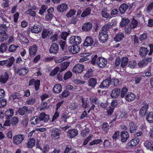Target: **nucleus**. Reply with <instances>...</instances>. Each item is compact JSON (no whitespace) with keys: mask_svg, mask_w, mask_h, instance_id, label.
I'll list each match as a JSON object with an SVG mask.
<instances>
[{"mask_svg":"<svg viewBox=\"0 0 153 153\" xmlns=\"http://www.w3.org/2000/svg\"><path fill=\"white\" fill-rule=\"evenodd\" d=\"M147 64V61L145 60V59H144L140 61L138 63V65L139 67L142 68L145 66Z\"/></svg>","mask_w":153,"mask_h":153,"instance_id":"obj_48","label":"nucleus"},{"mask_svg":"<svg viewBox=\"0 0 153 153\" xmlns=\"http://www.w3.org/2000/svg\"><path fill=\"white\" fill-rule=\"evenodd\" d=\"M94 42L93 39L90 36L87 37L83 45L84 46L86 47L91 46Z\"/></svg>","mask_w":153,"mask_h":153,"instance_id":"obj_17","label":"nucleus"},{"mask_svg":"<svg viewBox=\"0 0 153 153\" xmlns=\"http://www.w3.org/2000/svg\"><path fill=\"white\" fill-rule=\"evenodd\" d=\"M128 7V6L126 4H123L121 5L119 8V10L121 14L125 13Z\"/></svg>","mask_w":153,"mask_h":153,"instance_id":"obj_27","label":"nucleus"},{"mask_svg":"<svg viewBox=\"0 0 153 153\" xmlns=\"http://www.w3.org/2000/svg\"><path fill=\"white\" fill-rule=\"evenodd\" d=\"M39 116H35L31 118L30 122L32 124L35 125L40 122Z\"/></svg>","mask_w":153,"mask_h":153,"instance_id":"obj_41","label":"nucleus"},{"mask_svg":"<svg viewBox=\"0 0 153 153\" xmlns=\"http://www.w3.org/2000/svg\"><path fill=\"white\" fill-rule=\"evenodd\" d=\"M110 80V83L114 86H117L119 82V80L117 78H112Z\"/></svg>","mask_w":153,"mask_h":153,"instance_id":"obj_49","label":"nucleus"},{"mask_svg":"<svg viewBox=\"0 0 153 153\" xmlns=\"http://www.w3.org/2000/svg\"><path fill=\"white\" fill-rule=\"evenodd\" d=\"M120 93V89L118 88H116L112 91L111 94V97L112 98H117L118 97Z\"/></svg>","mask_w":153,"mask_h":153,"instance_id":"obj_16","label":"nucleus"},{"mask_svg":"<svg viewBox=\"0 0 153 153\" xmlns=\"http://www.w3.org/2000/svg\"><path fill=\"white\" fill-rule=\"evenodd\" d=\"M59 70V67L57 66L56 67L50 74V76H54L56 75Z\"/></svg>","mask_w":153,"mask_h":153,"instance_id":"obj_51","label":"nucleus"},{"mask_svg":"<svg viewBox=\"0 0 153 153\" xmlns=\"http://www.w3.org/2000/svg\"><path fill=\"white\" fill-rule=\"evenodd\" d=\"M128 61V59L126 57H124L122 58L121 61V67L122 68H124L127 65Z\"/></svg>","mask_w":153,"mask_h":153,"instance_id":"obj_35","label":"nucleus"},{"mask_svg":"<svg viewBox=\"0 0 153 153\" xmlns=\"http://www.w3.org/2000/svg\"><path fill=\"white\" fill-rule=\"evenodd\" d=\"M14 70L15 72L17 74L22 76L26 75L28 72V69L26 68H15Z\"/></svg>","mask_w":153,"mask_h":153,"instance_id":"obj_6","label":"nucleus"},{"mask_svg":"<svg viewBox=\"0 0 153 153\" xmlns=\"http://www.w3.org/2000/svg\"><path fill=\"white\" fill-rule=\"evenodd\" d=\"M93 71L91 68L88 69L86 73L85 74L83 77L85 79H88L91 77L93 76Z\"/></svg>","mask_w":153,"mask_h":153,"instance_id":"obj_31","label":"nucleus"},{"mask_svg":"<svg viewBox=\"0 0 153 153\" xmlns=\"http://www.w3.org/2000/svg\"><path fill=\"white\" fill-rule=\"evenodd\" d=\"M149 51V50L144 47H141L139 50L140 55L142 57H145Z\"/></svg>","mask_w":153,"mask_h":153,"instance_id":"obj_25","label":"nucleus"},{"mask_svg":"<svg viewBox=\"0 0 153 153\" xmlns=\"http://www.w3.org/2000/svg\"><path fill=\"white\" fill-rule=\"evenodd\" d=\"M37 48L36 45L30 47L29 49V52L30 55H35L36 53Z\"/></svg>","mask_w":153,"mask_h":153,"instance_id":"obj_33","label":"nucleus"},{"mask_svg":"<svg viewBox=\"0 0 153 153\" xmlns=\"http://www.w3.org/2000/svg\"><path fill=\"white\" fill-rule=\"evenodd\" d=\"M142 105L143 106L140 108L139 111L140 115L141 116H144L146 114L148 107V105L146 103L145 101L143 102Z\"/></svg>","mask_w":153,"mask_h":153,"instance_id":"obj_9","label":"nucleus"},{"mask_svg":"<svg viewBox=\"0 0 153 153\" xmlns=\"http://www.w3.org/2000/svg\"><path fill=\"white\" fill-rule=\"evenodd\" d=\"M92 26V24L89 22H88L83 25L82 27V29L84 31H88L91 29Z\"/></svg>","mask_w":153,"mask_h":153,"instance_id":"obj_29","label":"nucleus"},{"mask_svg":"<svg viewBox=\"0 0 153 153\" xmlns=\"http://www.w3.org/2000/svg\"><path fill=\"white\" fill-rule=\"evenodd\" d=\"M42 27L39 25H34L31 27V32L33 33H38L42 30Z\"/></svg>","mask_w":153,"mask_h":153,"instance_id":"obj_21","label":"nucleus"},{"mask_svg":"<svg viewBox=\"0 0 153 153\" xmlns=\"http://www.w3.org/2000/svg\"><path fill=\"white\" fill-rule=\"evenodd\" d=\"M72 73L69 71H68L63 76V79L65 80H67L68 79L70 78L72 76Z\"/></svg>","mask_w":153,"mask_h":153,"instance_id":"obj_45","label":"nucleus"},{"mask_svg":"<svg viewBox=\"0 0 153 153\" xmlns=\"http://www.w3.org/2000/svg\"><path fill=\"white\" fill-rule=\"evenodd\" d=\"M146 119L149 122H153V112H150L148 113L146 116Z\"/></svg>","mask_w":153,"mask_h":153,"instance_id":"obj_37","label":"nucleus"},{"mask_svg":"<svg viewBox=\"0 0 153 153\" xmlns=\"http://www.w3.org/2000/svg\"><path fill=\"white\" fill-rule=\"evenodd\" d=\"M77 134V130L74 129L70 130L68 131V136L70 138H72L76 136Z\"/></svg>","mask_w":153,"mask_h":153,"instance_id":"obj_30","label":"nucleus"},{"mask_svg":"<svg viewBox=\"0 0 153 153\" xmlns=\"http://www.w3.org/2000/svg\"><path fill=\"white\" fill-rule=\"evenodd\" d=\"M97 79L94 78H92L89 79L88 85L94 88L97 84Z\"/></svg>","mask_w":153,"mask_h":153,"instance_id":"obj_26","label":"nucleus"},{"mask_svg":"<svg viewBox=\"0 0 153 153\" xmlns=\"http://www.w3.org/2000/svg\"><path fill=\"white\" fill-rule=\"evenodd\" d=\"M52 33L51 30L47 29H44L42 33V37L43 39L46 38L51 35Z\"/></svg>","mask_w":153,"mask_h":153,"instance_id":"obj_22","label":"nucleus"},{"mask_svg":"<svg viewBox=\"0 0 153 153\" xmlns=\"http://www.w3.org/2000/svg\"><path fill=\"white\" fill-rule=\"evenodd\" d=\"M6 118L7 120L10 119L14 114V111L12 108H9L5 113Z\"/></svg>","mask_w":153,"mask_h":153,"instance_id":"obj_24","label":"nucleus"},{"mask_svg":"<svg viewBox=\"0 0 153 153\" xmlns=\"http://www.w3.org/2000/svg\"><path fill=\"white\" fill-rule=\"evenodd\" d=\"M144 145L148 149L153 151V143L152 142L146 141L144 142Z\"/></svg>","mask_w":153,"mask_h":153,"instance_id":"obj_34","label":"nucleus"},{"mask_svg":"<svg viewBox=\"0 0 153 153\" xmlns=\"http://www.w3.org/2000/svg\"><path fill=\"white\" fill-rule=\"evenodd\" d=\"M24 138V135L22 134L15 135L13 137V143L15 144L19 145L22 142Z\"/></svg>","mask_w":153,"mask_h":153,"instance_id":"obj_1","label":"nucleus"},{"mask_svg":"<svg viewBox=\"0 0 153 153\" xmlns=\"http://www.w3.org/2000/svg\"><path fill=\"white\" fill-rule=\"evenodd\" d=\"M8 26L5 24L0 25V34L4 33V31Z\"/></svg>","mask_w":153,"mask_h":153,"instance_id":"obj_52","label":"nucleus"},{"mask_svg":"<svg viewBox=\"0 0 153 153\" xmlns=\"http://www.w3.org/2000/svg\"><path fill=\"white\" fill-rule=\"evenodd\" d=\"M135 97L136 96L133 93L128 92L126 93L125 98L126 101L131 102L133 100Z\"/></svg>","mask_w":153,"mask_h":153,"instance_id":"obj_15","label":"nucleus"},{"mask_svg":"<svg viewBox=\"0 0 153 153\" xmlns=\"http://www.w3.org/2000/svg\"><path fill=\"white\" fill-rule=\"evenodd\" d=\"M39 119L40 121H43L45 122H48L49 120V116L48 114H46L44 112L41 113L39 115Z\"/></svg>","mask_w":153,"mask_h":153,"instance_id":"obj_14","label":"nucleus"},{"mask_svg":"<svg viewBox=\"0 0 153 153\" xmlns=\"http://www.w3.org/2000/svg\"><path fill=\"white\" fill-rule=\"evenodd\" d=\"M19 39L21 42L27 43L29 42V40L22 34H20L19 35Z\"/></svg>","mask_w":153,"mask_h":153,"instance_id":"obj_44","label":"nucleus"},{"mask_svg":"<svg viewBox=\"0 0 153 153\" xmlns=\"http://www.w3.org/2000/svg\"><path fill=\"white\" fill-rule=\"evenodd\" d=\"M11 123V124L13 125H14L17 124L19 121L18 120V118L16 117H13L11 120H10Z\"/></svg>","mask_w":153,"mask_h":153,"instance_id":"obj_59","label":"nucleus"},{"mask_svg":"<svg viewBox=\"0 0 153 153\" xmlns=\"http://www.w3.org/2000/svg\"><path fill=\"white\" fill-rule=\"evenodd\" d=\"M18 111L20 115H23L25 114L26 112H27L28 114H30L32 112V110L28 109L27 107L24 106L21 108H19Z\"/></svg>","mask_w":153,"mask_h":153,"instance_id":"obj_10","label":"nucleus"},{"mask_svg":"<svg viewBox=\"0 0 153 153\" xmlns=\"http://www.w3.org/2000/svg\"><path fill=\"white\" fill-rule=\"evenodd\" d=\"M68 9V5L65 3H62L58 6L57 9L58 12L62 13Z\"/></svg>","mask_w":153,"mask_h":153,"instance_id":"obj_19","label":"nucleus"},{"mask_svg":"<svg viewBox=\"0 0 153 153\" xmlns=\"http://www.w3.org/2000/svg\"><path fill=\"white\" fill-rule=\"evenodd\" d=\"M7 49V46L4 44H2L0 46V51L1 52H4Z\"/></svg>","mask_w":153,"mask_h":153,"instance_id":"obj_58","label":"nucleus"},{"mask_svg":"<svg viewBox=\"0 0 153 153\" xmlns=\"http://www.w3.org/2000/svg\"><path fill=\"white\" fill-rule=\"evenodd\" d=\"M80 50V48L77 45H73L68 47L69 52L73 54L77 53Z\"/></svg>","mask_w":153,"mask_h":153,"instance_id":"obj_8","label":"nucleus"},{"mask_svg":"<svg viewBox=\"0 0 153 153\" xmlns=\"http://www.w3.org/2000/svg\"><path fill=\"white\" fill-rule=\"evenodd\" d=\"M76 42V45H78L79 44L81 41V39L79 36H74Z\"/></svg>","mask_w":153,"mask_h":153,"instance_id":"obj_64","label":"nucleus"},{"mask_svg":"<svg viewBox=\"0 0 153 153\" xmlns=\"http://www.w3.org/2000/svg\"><path fill=\"white\" fill-rule=\"evenodd\" d=\"M21 95L20 94L17 92L14 93L10 97V99L14 100L15 99L19 100L21 99Z\"/></svg>","mask_w":153,"mask_h":153,"instance_id":"obj_39","label":"nucleus"},{"mask_svg":"<svg viewBox=\"0 0 153 153\" xmlns=\"http://www.w3.org/2000/svg\"><path fill=\"white\" fill-rule=\"evenodd\" d=\"M47 9V7L46 6L42 5L40 9L39 13L41 15L42 14L45 12Z\"/></svg>","mask_w":153,"mask_h":153,"instance_id":"obj_62","label":"nucleus"},{"mask_svg":"<svg viewBox=\"0 0 153 153\" xmlns=\"http://www.w3.org/2000/svg\"><path fill=\"white\" fill-rule=\"evenodd\" d=\"M136 65V63L135 61L132 60L129 62L128 64V67L131 68H135Z\"/></svg>","mask_w":153,"mask_h":153,"instance_id":"obj_56","label":"nucleus"},{"mask_svg":"<svg viewBox=\"0 0 153 153\" xmlns=\"http://www.w3.org/2000/svg\"><path fill=\"white\" fill-rule=\"evenodd\" d=\"M70 64L69 62H64L61 64V68L59 70V71L61 72L66 70L69 66Z\"/></svg>","mask_w":153,"mask_h":153,"instance_id":"obj_28","label":"nucleus"},{"mask_svg":"<svg viewBox=\"0 0 153 153\" xmlns=\"http://www.w3.org/2000/svg\"><path fill=\"white\" fill-rule=\"evenodd\" d=\"M121 141L122 143H125L129 138V135L127 131H123L121 133Z\"/></svg>","mask_w":153,"mask_h":153,"instance_id":"obj_13","label":"nucleus"},{"mask_svg":"<svg viewBox=\"0 0 153 153\" xmlns=\"http://www.w3.org/2000/svg\"><path fill=\"white\" fill-rule=\"evenodd\" d=\"M35 143V141L34 139H30L27 143V147L28 148H32L34 146Z\"/></svg>","mask_w":153,"mask_h":153,"instance_id":"obj_38","label":"nucleus"},{"mask_svg":"<svg viewBox=\"0 0 153 153\" xmlns=\"http://www.w3.org/2000/svg\"><path fill=\"white\" fill-rule=\"evenodd\" d=\"M62 86L59 84L55 85L53 87V92L56 93H59L62 91Z\"/></svg>","mask_w":153,"mask_h":153,"instance_id":"obj_32","label":"nucleus"},{"mask_svg":"<svg viewBox=\"0 0 153 153\" xmlns=\"http://www.w3.org/2000/svg\"><path fill=\"white\" fill-rule=\"evenodd\" d=\"M1 34L0 39L2 41L4 42L8 38V35L5 32H4V33Z\"/></svg>","mask_w":153,"mask_h":153,"instance_id":"obj_53","label":"nucleus"},{"mask_svg":"<svg viewBox=\"0 0 153 153\" xmlns=\"http://www.w3.org/2000/svg\"><path fill=\"white\" fill-rule=\"evenodd\" d=\"M124 37V35L123 33H118L115 37V40L117 42L121 40Z\"/></svg>","mask_w":153,"mask_h":153,"instance_id":"obj_43","label":"nucleus"},{"mask_svg":"<svg viewBox=\"0 0 153 153\" xmlns=\"http://www.w3.org/2000/svg\"><path fill=\"white\" fill-rule=\"evenodd\" d=\"M139 142V139L137 137L132 139L128 142L127 145V148H131L134 147L137 145Z\"/></svg>","mask_w":153,"mask_h":153,"instance_id":"obj_7","label":"nucleus"},{"mask_svg":"<svg viewBox=\"0 0 153 153\" xmlns=\"http://www.w3.org/2000/svg\"><path fill=\"white\" fill-rule=\"evenodd\" d=\"M14 61V59L13 57H12L8 59L5 60L0 61V65H6L7 67H10L13 64Z\"/></svg>","mask_w":153,"mask_h":153,"instance_id":"obj_2","label":"nucleus"},{"mask_svg":"<svg viewBox=\"0 0 153 153\" xmlns=\"http://www.w3.org/2000/svg\"><path fill=\"white\" fill-rule=\"evenodd\" d=\"M84 69V66L82 64H78L73 68L72 71L74 73H80L82 72Z\"/></svg>","mask_w":153,"mask_h":153,"instance_id":"obj_5","label":"nucleus"},{"mask_svg":"<svg viewBox=\"0 0 153 153\" xmlns=\"http://www.w3.org/2000/svg\"><path fill=\"white\" fill-rule=\"evenodd\" d=\"M107 11L108 10L106 8H103L102 9L100 12V15L102 17L105 18L111 19V17L110 16Z\"/></svg>","mask_w":153,"mask_h":153,"instance_id":"obj_18","label":"nucleus"},{"mask_svg":"<svg viewBox=\"0 0 153 153\" xmlns=\"http://www.w3.org/2000/svg\"><path fill=\"white\" fill-rule=\"evenodd\" d=\"M130 132L131 133L134 132L137 129V126L133 122L129 123Z\"/></svg>","mask_w":153,"mask_h":153,"instance_id":"obj_36","label":"nucleus"},{"mask_svg":"<svg viewBox=\"0 0 153 153\" xmlns=\"http://www.w3.org/2000/svg\"><path fill=\"white\" fill-rule=\"evenodd\" d=\"M110 83V79H105L101 83L99 87L101 88H107L109 86Z\"/></svg>","mask_w":153,"mask_h":153,"instance_id":"obj_20","label":"nucleus"},{"mask_svg":"<svg viewBox=\"0 0 153 153\" xmlns=\"http://www.w3.org/2000/svg\"><path fill=\"white\" fill-rule=\"evenodd\" d=\"M18 47H19L18 46H16L14 45H11L9 48L8 51L10 52H14Z\"/></svg>","mask_w":153,"mask_h":153,"instance_id":"obj_55","label":"nucleus"},{"mask_svg":"<svg viewBox=\"0 0 153 153\" xmlns=\"http://www.w3.org/2000/svg\"><path fill=\"white\" fill-rule=\"evenodd\" d=\"M97 64L101 68L105 67L107 64L106 59L102 57H99L97 59Z\"/></svg>","mask_w":153,"mask_h":153,"instance_id":"obj_4","label":"nucleus"},{"mask_svg":"<svg viewBox=\"0 0 153 153\" xmlns=\"http://www.w3.org/2000/svg\"><path fill=\"white\" fill-rule=\"evenodd\" d=\"M50 10L53 11V8H51L47 10L48 13L45 16V18L47 20L51 19L53 16V14L50 13Z\"/></svg>","mask_w":153,"mask_h":153,"instance_id":"obj_47","label":"nucleus"},{"mask_svg":"<svg viewBox=\"0 0 153 153\" xmlns=\"http://www.w3.org/2000/svg\"><path fill=\"white\" fill-rule=\"evenodd\" d=\"M34 85L36 90V91L38 90L39 89V87L40 85V81L38 79L36 80Z\"/></svg>","mask_w":153,"mask_h":153,"instance_id":"obj_63","label":"nucleus"},{"mask_svg":"<svg viewBox=\"0 0 153 153\" xmlns=\"http://www.w3.org/2000/svg\"><path fill=\"white\" fill-rule=\"evenodd\" d=\"M113 25H111V23H108L105 25L102 28V30L105 31L108 33V29L111 27Z\"/></svg>","mask_w":153,"mask_h":153,"instance_id":"obj_40","label":"nucleus"},{"mask_svg":"<svg viewBox=\"0 0 153 153\" xmlns=\"http://www.w3.org/2000/svg\"><path fill=\"white\" fill-rule=\"evenodd\" d=\"M61 134V131L57 128L53 129L51 132V137L53 140L59 139Z\"/></svg>","mask_w":153,"mask_h":153,"instance_id":"obj_3","label":"nucleus"},{"mask_svg":"<svg viewBox=\"0 0 153 153\" xmlns=\"http://www.w3.org/2000/svg\"><path fill=\"white\" fill-rule=\"evenodd\" d=\"M76 11L74 10L71 9L66 15V16L68 18L71 17L74 15L75 14Z\"/></svg>","mask_w":153,"mask_h":153,"instance_id":"obj_50","label":"nucleus"},{"mask_svg":"<svg viewBox=\"0 0 153 153\" xmlns=\"http://www.w3.org/2000/svg\"><path fill=\"white\" fill-rule=\"evenodd\" d=\"M128 91V89L126 87H125L122 89L121 92V97L122 98L125 97V94Z\"/></svg>","mask_w":153,"mask_h":153,"instance_id":"obj_60","label":"nucleus"},{"mask_svg":"<svg viewBox=\"0 0 153 153\" xmlns=\"http://www.w3.org/2000/svg\"><path fill=\"white\" fill-rule=\"evenodd\" d=\"M91 9L89 7L87 8L85 10L81 15L82 17H85L91 13Z\"/></svg>","mask_w":153,"mask_h":153,"instance_id":"obj_42","label":"nucleus"},{"mask_svg":"<svg viewBox=\"0 0 153 153\" xmlns=\"http://www.w3.org/2000/svg\"><path fill=\"white\" fill-rule=\"evenodd\" d=\"M59 44L62 50L65 51V50L66 49L65 42L64 41L61 40L59 42Z\"/></svg>","mask_w":153,"mask_h":153,"instance_id":"obj_54","label":"nucleus"},{"mask_svg":"<svg viewBox=\"0 0 153 153\" xmlns=\"http://www.w3.org/2000/svg\"><path fill=\"white\" fill-rule=\"evenodd\" d=\"M129 20L128 19L126 18H124L122 19V21L120 23V26L121 27H124L126 26L129 23Z\"/></svg>","mask_w":153,"mask_h":153,"instance_id":"obj_46","label":"nucleus"},{"mask_svg":"<svg viewBox=\"0 0 153 153\" xmlns=\"http://www.w3.org/2000/svg\"><path fill=\"white\" fill-rule=\"evenodd\" d=\"M59 50V47L58 45L55 43H53L51 46L49 50V52L50 53H53L56 54Z\"/></svg>","mask_w":153,"mask_h":153,"instance_id":"obj_12","label":"nucleus"},{"mask_svg":"<svg viewBox=\"0 0 153 153\" xmlns=\"http://www.w3.org/2000/svg\"><path fill=\"white\" fill-rule=\"evenodd\" d=\"M9 78V76L6 72L2 74L0 76V82L1 83L4 84L5 83Z\"/></svg>","mask_w":153,"mask_h":153,"instance_id":"obj_23","label":"nucleus"},{"mask_svg":"<svg viewBox=\"0 0 153 153\" xmlns=\"http://www.w3.org/2000/svg\"><path fill=\"white\" fill-rule=\"evenodd\" d=\"M99 39L102 42H104L108 39V35L106 32L103 31L102 30L100 32L99 35Z\"/></svg>","mask_w":153,"mask_h":153,"instance_id":"obj_11","label":"nucleus"},{"mask_svg":"<svg viewBox=\"0 0 153 153\" xmlns=\"http://www.w3.org/2000/svg\"><path fill=\"white\" fill-rule=\"evenodd\" d=\"M137 21L134 19H133L130 25V27L133 28H134L137 26Z\"/></svg>","mask_w":153,"mask_h":153,"instance_id":"obj_57","label":"nucleus"},{"mask_svg":"<svg viewBox=\"0 0 153 153\" xmlns=\"http://www.w3.org/2000/svg\"><path fill=\"white\" fill-rule=\"evenodd\" d=\"M114 108L113 107H108L107 110V115L108 116H110L112 114L113 112Z\"/></svg>","mask_w":153,"mask_h":153,"instance_id":"obj_61","label":"nucleus"}]
</instances>
